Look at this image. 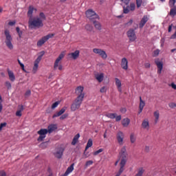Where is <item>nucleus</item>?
Wrapping results in <instances>:
<instances>
[{
	"mask_svg": "<svg viewBox=\"0 0 176 176\" xmlns=\"http://www.w3.org/2000/svg\"><path fill=\"white\" fill-rule=\"evenodd\" d=\"M16 25V21H10L8 23V25H10V27H13V25Z\"/></svg>",
	"mask_w": 176,
	"mask_h": 176,
	"instance_id": "53",
	"label": "nucleus"
},
{
	"mask_svg": "<svg viewBox=\"0 0 176 176\" xmlns=\"http://www.w3.org/2000/svg\"><path fill=\"white\" fill-rule=\"evenodd\" d=\"M16 31L19 38H21V36H23V31L20 30V28L16 27Z\"/></svg>",
	"mask_w": 176,
	"mask_h": 176,
	"instance_id": "35",
	"label": "nucleus"
},
{
	"mask_svg": "<svg viewBox=\"0 0 176 176\" xmlns=\"http://www.w3.org/2000/svg\"><path fill=\"white\" fill-rule=\"evenodd\" d=\"M159 53H160V50H155L154 51V56H155V57L159 56Z\"/></svg>",
	"mask_w": 176,
	"mask_h": 176,
	"instance_id": "56",
	"label": "nucleus"
},
{
	"mask_svg": "<svg viewBox=\"0 0 176 176\" xmlns=\"http://www.w3.org/2000/svg\"><path fill=\"white\" fill-rule=\"evenodd\" d=\"M122 120V116H116V122H120Z\"/></svg>",
	"mask_w": 176,
	"mask_h": 176,
	"instance_id": "54",
	"label": "nucleus"
},
{
	"mask_svg": "<svg viewBox=\"0 0 176 176\" xmlns=\"http://www.w3.org/2000/svg\"><path fill=\"white\" fill-rule=\"evenodd\" d=\"M130 140H131V144H134V142H135V140H136L135 135L133 133H131Z\"/></svg>",
	"mask_w": 176,
	"mask_h": 176,
	"instance_id": "32",
	"label": "nucleus"
},
{
	"mask_svg": "<svg viewBox=\"0 0 176 176\" xmlns=\"http://www.w3.org/2000/svg\"><path fill=\"white\" fill-rule=\"evenodd\" d=\"M68 117V114H63L60 117V120H64V119H67Z\"/></svg>",
	"mask_w": 176,
	"mask_h": 176,
	"instance_id": "50",
	"label": "nucleus"
},
{
	"mask_svg": "<svg viewBox=\"0 0 176 176\" xmlns=\"http://www.w3.org/2000/svg\"><path fill=\"white\" fill-rule=\"evenodd\" d=\"M85 14L89 20H100V16L93 10H88L86 11Z\"/></svg>",
	"mask_w": 176,
	"mask_h": 176,
	"instance_id": "7",
	"label": "nucleus"
},
{
	"mask_svg": "<svg viewBox=\"0 0 176 176\" xmlns=\"http://www.w3.org/2000/svg\"><path fill=\"white\" fill-rule=\"evenodd\" d=\"M18 63H19L20 67H21V69L23 71H25V69L24 68V64L21 63V61H20L19 59H18Z\"/></svg>",
	"mask_w": 176,
	"mask_h": 176,
	"instance_id": "47",
	"label": "nucleus"
},
{
	"mask_svg": "<svg viewBox=\"0 0 176 176\" xmlns=\"http://www.w3.org/2000/svg\"><path fill=\"white\" fill-rule=\"evenodd\" d=\"M46 20V15L45 13L40 12L38 16L29 19L28 27L30 30H38L43 27V21Z\"/></svg>",
	"mask_w": 176,
	"mask_h": 176,
	"instance_id": "1",
	"label": "nucleus"
},
{
	"mask_svg": "<svg viewBox=\"0 0 176 176\" xmlns=\"http://www.w3.org/2000/svg\"><path fill=\"white\" fill-rule=\"evenodd\" d=\"M82 102L83 98H80V96H77L71 106L72 111H75L76 109H79L80 108V105H82Z\"/></svg>",
	"mask_w": 176,
	"mask_h": 176,
	"instance_id": "3",
	"label": "nucleus"
},
{
	"mask_svg": "<svg viewBox=\"0 0 176 176\" xmlns=\"http://www.w3.org/2000/svg\"><path fill=\"white\" fill-rule=\"evenodd\" d=\"M149 150H150L149 146H145V149H144L145 152H149Z\"/></svg>",
	"mask_w": 176,
	"mask_h": 176,
	"instance_id": "64",
	"label": "nucleus"
},
{
	"mask_svg": "<svg viewBox=\"0 0 176 176\" xmlns=\"http://www.w3.org/2000/svg\"><path fill=\"white\" fill-rule=\"evenodd\" d=\"M47 133L49 132L46 129H41L38 131L37 134L39 135V137L38 138L37 141H38V142L43 141V140L46 138V134H47Z\"/></svg>",
	"mask_w": 176,
	"mask_h": 176,
	"instance_id": "8",
	"label": "nucleus"
},
{
	"mask_svg": "<svg viewBox=\"0 0 176 176\" xmlns=\"http://www.w3.org/2000/svg\"><path fill=\"white\" fill-rule=\"evenodd\" d=\"M74 166H75V164H72L67 169L66 173L70 174V173H72L74 171Z\"/></svg>",
	"mask_w": 176,
	"mask_h": 176,
	"instance_id": "31",
	"label": "nucleus"
},
{
	"mask_svg": "<svg viewBox=\"0 0 176 176\" xmlns=\"http://www.w3.org/2000/svg\"><path fill=\"white\" fill-rule=\"evenodd\" d=\"M121 2H123L124 3H125V5H129V3H130V0H120Z\"/></svg>",
	"mask_w": 176,
	"mask_h": 176,
	"instance_id": "59",
	"label": "nucleus"
},
{
	"mask_svg": "<svg viewBox=\"0 0 176 176\" xmlns=\"http://www.w3.org/2000/svg\"><path fill=\"white\" fill-rule=\"evenodd\" d=\"M144 107H145V102L142 100V98L140 97V104H139V112L138 113H141L142 110L144 109Z\"/></svg>",
	"mask_w": 176,
	"mask_h": 176,
	"instance_id": "21",
	"label": "nucleus"
},
{
	"mask_svg": "<svg viewBox=\"0 0 176 176\" xmlns=\"http://www.w3.org/2000/svg\"><path fill=\"white\" fill-rule=\"evenodd\" d=\"M102 151H104L102 148H100L99 150L95 151V152L94 153V155L95 156H97V155H98L99 153H101V152H102Z\"/></svg>",
	"mask_w": 176,
	"mask_h": 176,
	"instance_id": "46",
	"label": "nucleus"
},
{
	"mask_svg": "<svg viewBox=\"0 0 176 176\" xmlns=\"http://www.w3.org/2000/svg\"><path fill=\"white\" fill-rule=\"evenodd\" d=\"M22 113H21V111L17 110L16 112V116H19V118L22 116Z\"/></svg>",
	"mask_w": 176,
	"mask_h": 176,
	"instance_id": "57",
	"label": "nucleus"
},
{
	"mask_svg": "<svg viewBox=\"0 0 176 176\" xmlns=\"http://www.w3.org/2000/svg\"><path fill=\"white\" fill-rule=\"evenodd\" d=\"M80 137V135L79 133L76 134L72 142V145H76V143L78 141H79V138Z\"/></svg>",
	"mask_w": 176,
	"mask_h": 176,
	"instance_id": "27",
	"label": "nucleus"
},
{
	"mask_svg": "<svg viewBox=\"0 0 176 176\" xmlns=\"http://www.w3.org/2000/svg\"><path fill=\"white\" fill-rule=\"evenodd\" d=\"M126 35L129 42H134L137 39V35H135V30L134 29H129L126 32Z\"/></svg>",
	"mask_w": 176,
	"mask_h": 176,
	"instance_id": "9",
	"label": "nucleus"
},
{
	"mask_svg": "<svg viewBox=\"0 0 176 176\" xmlns=\"http://www.w3.org/2000/svg\"><path fill=\"white\" fill-rule=\"evenodd\" d=\"M48 145L49 144L47 143V142H45L40 144V148H41L42 149H45V148H47Z\"/></svg>",
	"mask_w": 176,
	"mask_h": 176,
	"instance_id": "34",
	"label": "nucleus"
},
{
	"mask_svg": "<svg viewBox=\"0 0 176 176\" xmlns=\"http://www.w3.org/2000/svg\"><path fill=\"white\" fill-rule=\"evenodd\" d=\"M94 163L92 160L87 161L85 163V167H89V166H91Z\"/></svg>",
	"mask_w": 176,
	"mask_h": 176,
	"instance_id": "42",
	"label": "nucleus"
},
{
	"mask_svg": "<svg viewBox=\"0 0 176 176\" xmlns=\"http://www.w3.org/2000/svg\"><path fill=\"white\" fill-rule=\"evenodd\" d=\"M30 96H31V90L28 89L25 93V97H30Z\"/></svg>",
	"mask_w": 176,
	"mask_h": 176,
	"instance_id": "48",
	"label": "nucleus"
},
{
	"mask_svg": "<svg viewBox=\"0 0 176 176\" xmlns=\"http://www.w3.org/2000/svg\"><path fill=\"white\" fill-rule=\"evenodd\" d=\"M126 111L127 109H126V108H122L120 109V112H122V113H126Z\"/></svg>",
	"mask_w": 176,
	"mask_h": 176,
	"instance_id": "63",
	"label": "nucleus"
},
{
	"mask_svg": "<svg viewBox=\"0 0 176 176\" xmlns=\"http://www.w3.org/2000/svg\"><path fill=\"white\" fill-rule=\"evenodd\" d=\"M41 60H42V55H40L38 56V58L34 61V64L39 65V63H41Z\"/></svg>",
	"mask_w": 176,
	"mask_h": 176,
	"instance_id": "39",
	"label": "nucleus"
},
{
	"mask_svg": "<svg viewBox=\"0 0 176 176\" xmlns=\"http://www.w3.org/2000/svg\"><path fill=\"white\" fill-rule=\"evenodd\" d=\"M121 68H122V69H124L125 71H127L129 69V60H127V58H122Z\"/></svg>",
	"mask_w": 176,
	"mask_h": 176,
	"instance_id": "13",
	"label": "nucleus"
},
{
	"mask_svg": "<svg viewBox=\"0 0 176 176\" xmlns=\"http://www.w3.org/2000/svg\"><path fill=\"white\" fill-rule=\"evenodd\" d=\"M58 104H60V102H55L52 105V109H54L55 108H57V107H58Z\"/></svg>",
	"mask_w": 176,
	"mask_h": 176,
	"instance_id": "43",
	"label": "nucleus"
},
{
	"mask_svg": "<svg viewBox=\"0 0 176 176\" xmlns=\"http://www.w3.org/2000/svg\"><path fill=\"white\" fill-rule=\"evenodd\" d=\"M83 90H85V88L82 86H78L76 89V94L78 96V97L85 98V93H83Z\"/></svg>",
	"mask_w": 176,
	"mask_h": 176,
	"instance_id": "11",
	"label": "nucleus"
},
{
	"mask_svg": "<svg viewBox=\"0 0 176 176\" xmlns=\"http://www.w3.org/2000/svg\"><path fill=\"white\" fill-rule=\"evenodd\" d=\"M4 35L6 36V41L5 43L7 46V47L10 50H13V44L12 43V41H13V38H12V35H10V32H9L8 30H6L4 32Z\"/></svg>",
	"mask_w": 176,
	"mask_h": 176,
	"instance_id": "2",
	"label": "nucleus"
},
{
	"mask_svg": "<svg viewBox=\"0 0 176 176\" xmlns=\"http://www.w3.org/2000/svg\"><path fill=\"white\" fill-rule=\"evenodd\" d=\"M18 111L20 112H22L24 111V106L23 104L19 106Z\"/></svg>",
	"mask_w": 176,
	"mask_h": 176,
	"instance_id": "52",
	"label": "nucleus"
},
{
	"mask_svg": "<svg viewBox=\"0 0 176 176\" xmlns=\"http://www.w3.org/2000/svg\"><path fill=\"white\" fill-rule=\"evenodd\" d=\"M91 146H93V140L91 139H89L87 143V146L85 147V152H84V155H85V157L87 158V157H89V156H87L86 155V151H87V149H89V148H91Z\"/></svg>",
	"mask_w": 176,
	"mask_h": 176,
	"instance_id": "18",
	"label": "nucleus"
},
{
	"mask_svg": "<svg viewBox=\"0 0 176 176\" xmlns=\"http://www.w3.org/2000/svg\"><path fill=\"white\" fill-rule=\"evenodd\" d=\"M93 52L95 54L100 56L102 60H107V58H108V54H107V52L102 49L94 48Z\"/></svg>",
	"mask_w": 176,
	"mask_h": 176,
	"instance_id": "6",
	"label": "nucleus"
},
{
	"mask_svg": "<svg viewBox=\"0 0 176 176\" xmlns=\"http://www.w3.org/2000/svg\"><path fill=\"white\" fill-rule=\"evenodd\" d=\"M168 107H169V108L174 109L176 107V104H175V102H170L168 104Z\"/></svg>",
	"mask_w": 176,
	"mask_h": 176,
	"instance_id": "45",
	"label": "nucleus"
},
{
	"mask_svg": "<svg viewBox=\"0 0 176 176\" xmlns=\"http://www.w3.org/2000/svg\"><path fill=\"white\" fill-rule=\"evenodd\" d=\"M64 112H65V107L62 108V109L58 111L59 114H60V116H61V115H63V113H64Z\"/></svg>",
	"mask_w": 176,
	"mask_h": 176,
	"instance_id": "55",
	"label": "nucleus"
},
{
	"mask_svg": "<svg viewBox=\"0 0 176 176\" xmlns=\"http://www.w3.org/2000/svg\"><path fill=\"white\" fill-rule=\"evenodd\" d=\"M145 68H151V63H146L144 64Z\"/></svg>",
	"mask_w": 176,
	"mask_h": 176,
	"instance_id": "62",
	"label": "nucleus"
},
{
	"mask_svg": "<svg viewBox=\"0 0 176 176\" xmlns=\"http://www.w3.org/2000/svg\"><path fill=\"white\" fill-rule=\"evenodd\" d=\"M170 87H172V89H173L174 90H176V85H175V83L172 82L170 84Z\"/></svg>",
	"mask_w": 176,
	"mask_h": 176,
	"instance_id": "60",
	"label": "nucleus"
},
{
	"mask_svg": "<svg viewBox=\"0 0 176 176\" xmlns=\"http://www.w3.org/2000/svg\"><path fill=\"white\" fill-rule=\"evenodd\" d=\"M63 153H64V148H59L57 149L56 152L55 153V157L57 159H61L63 157Z\"/></svg>",
	"mask_w": 176,
	"mask_h": 176,
	"instance_id": "17",
	"label": "nucleus"
},
{
	"mask_svg": "<svg viewBox=\"0 0 176 176\" xmlns=\"http://www.w3.org/2000/svg\"><path fill=\"white\" fill-rule=\"evenodd\" d=\"M141 5H142V0H136L137 8H141Z\"/></svg>",
	"mask_w": 176,
	"mask_h": 176,
	"instance_id": "41",
	"label": "nucleus"
},
{
	"mask_svg": "<svg viewBox=\"0 0 176 176\" xmlns=\"http://www.w3.org/2000/svg\"><path fill=\"white\" fill-rule=\"evenodd\" d=\"M122 124L124 127H127L130 124V119L124 118L122 120Z\"/></svg>",
	"mask_w": 176,
	"mask_h": 176,
	"instance_id": "28",
	"label": "nucleus"
},
{
	"mask_svg": "<svg viewBox=\"0 0 176 176\" xmlns=\"http://www.w3.org/2000/svg\"><path fill=\"white\" fill-rule=\"evenodd\" d=\"M6 122H3L0 124V131H2V129H3V127H6Z\"/></svg>",
	"mask_w": 176,
	"mask_h": 176,
	"instance_id": "49",
	"label": "nucleus"
},
{
	"mask_svg": "<svg viewBox=\"0 0 176 176\" xmlns=\"http://www.w3.org/2000/svg\"><path fill=\"white\" fill-rule=\"evenodd\" d=\"M85 28V30H87V31H89V32L93 31V26H91L90 24H87Z\"/></svg>",
	"mask_w": 176,
	"mask_h": 176,
	"instance_id": "37",
	"label": "nucleus"
},
{
	"mask_svg": "<svg viewBox=\"0 0 176 176\" xmlns=\"http://www.w3.org/2000/svg\"><path fill=\"white\" fill-rule=\"evenodd\" d=\"M95 78H96V80H98V82L101 83V82H102L104 80V74L101 73L100 74H96Z\"/></svg>",
	"mask_w": 176,
	"mask_h": 176,
	"instance_id": "25",
	"label": "nucleus"
},
{
	"mask_svg": "<svg viewBox=\"0 0 176 176\" xmlns=\"http://www.w3.org/2000/svg\"><path fill=\"white\" fill-rule=\"evenodd\" d=\"M6 86L8 89H12V84L9 81L6 82Z\"/></svg>",
	"mask_w": 176,
	"mask_h": 176,
	"instance_id": "44",
	"label": "nucleus"
},
{
	"mask_svg": "<svg viewBox=\"0 0 176 176\" xmlns=\"http://www.w3.org/2000/svg\"><path fill=\"white\" fill-rule=\"evenodd\" d=\"M155 64L157 65V74H162V71H163V62L159 60V59L155 60Z\"/></svg>",
	"mask_w": 176,
	"mask_h": 176,
	"instance_id": "12",
	"label": "nucleus"
},
{
	"mask_svg": "<svg viewBox=\"0 0 176 176\" xmlns=\"http://www.w3.org/2000/svg\"><path fill=\"white\" fill-rule=\"evenodd\" d=\"M39 67V65L34 64V67L32 69L33 74H36V72L38 71V68Z\"/></svg>",
	"mask_w": 176,
	"mask_h": 176,
	"instance_id": "36",
	"label": "nucleus"
},
{
	"mask_svg": "<svg viewBox=\"0 0 176 176\" xmlns=\"http://www.w3.org/2000/svg\"><path fill=\"white\" fill-rule=\"evenodd\" d=\"M80 52L79 50H76L74 52L70 53L69 56H71L72 58L76 60L79 57Z\"/></svg>",
	"mask_w": 176,
	"mask_h": 176,
	"instance_id": "23",
	"label": "nucleus"
},
{
	"mask_svg": "<svg viewBox=\"0 0 176 176\" xmlns=\"http://www.w3.org/2000/svg\"><path fill=\"white\" fill-rule=\"evenodd\" d=\"M7 72L8 74L9 79L11 82H14L16 80V76H14V73L9 69H7Z\"/></svg>",
	"mask_w": 176,
	"mask_h": 176,
	"instance_id": "19",
	"label": "nucleus"
},
{
	"mask_svg": "<svg viewBox=\"0 0 176 176\" xmlns=\"http://www.w3.org/2000/svg\"><path fill=\"white\" fill-rule=\"evenodd\" d=\"M93 24H94L96 30H98V31H101L102 28V26L101 25V23L94 20Z\"/></svg>",
	"mask_w": 176,
	"mask_h": 176,
	"instance_id": "24",
	"label": "nucleus"
},
{
	"mask_svg": "<svg viewBox=\"0 0 176 176\" xmlns=\"http://www.w3.org/2000/svg\"><path fill=\"white\" fill-rule=\"evenodd\" d=\"M123 140H124V133L122 131H119L117 133V141L119 145H122L123 144Z\"/></svg>",
	"mask_w": 176,
	"mask_h": 176,
	"instance_id": "14",
	"label": "nucleus"
},
{
	"mask_svg": "<svg viewBox=\"0 0 176 176\" xmlns=\"http://www.w3.org/2000/svg\"><path fill=\"white\" fill-rule=\"evenodd\" d=\"M34 10H35V12H36V8H34L33 6H30L28 8V17H29V19H32V16L34 14Z\"/></svg>",
	"mask_w": 176,
	"mask_h": 176,
	"instance_id": "16",
	"label": "nucleus"
},
{
	"mask_svg": "<svg viewBox=\"0 0 176 176\" xmlns=\"http://www.w3.org/2000/svg\"><path fill=\"white\" fill-rule=\"evenodd\" d=\"M144 173H145V169H144L142 167H140L138 169L137 173L134 176H142L144 175Z\"/></svg>",
	"mask_w": 176,
	"mask_h": 176,
	"instance_id": "26",
	"label": "nucleus"
},
{
	"mask_svg": "<svg viewBox=\"0 0 176 176\" xmlns=\"http://www.w3.org/2000/svg\"><path fill=\"white\" fill-rule=\"evenodd\" d=\"M58 116H60V113L58 111H57L56 113H55L53 115L52 118H53V119H54V118H58Z\"/></svg>",
	"mask_w": 176,
	"mask_h": 176,
	"instance_id": "51",
	"label": "nucleus"
},
{
	"mask_svg": "<svg viewBox=\"0 0 176 176\" xmlns=\"http://www.w3.org/2000/svg\"><path fill=\"white\" fill-rule=\"evenodd\" d=\"M154 117L155 118V122L157 123V122H159V118H160V113L159 112V110L154 112Z\"/></svg>",
	"mask_w": 176,
	"mask_h": 176,
	"instance_id": "30",
	"label": "nucleus"
},
{
	"mask_svg": "<svg viewBox=\"0 0 176 176\" xmlns=\"http://www.w3.org/2000/svg\"><path fill=\"white\" fill-rule=\"evenodd\" d=\"M148 20H149V18H148V16L144 15L140 21V23L139 24V28H144V25H145V24L148 23Z\"/></svg>",
	"mask_w": 176,
	"mask_h": 176,
	"instance_id": "15",
	"label": "nucleus"
},
{
	"mask_svg": "<svg viewBox=\"0 0 176 176\" xmlns=\"http://www.w3.org/2000/svg\"><path fill=\"white\" fill-rule=\"evenodd\" d=\"M115 80H116V86H117L118 91L120 93H122V82L118 78H116Z\"/></svg>",
	"mask_w": 176,
	"mask_h": 176,
	"instance_id": "20",
	"label": "nucleus"
},
{
	"mask_svg": "<svg viewBox=\"0 0 176 176\" xmlns=\"http://www.w3.org/2000/svg\"><path fill=\"white\" fill-rule=\"evenodd\" d=\"M54 36V34H49L46 36H43L40 40L37 41L36 45L38 47H41V46H43L47 41H49L50 38H53Z\"/></svg>",
	"mask_w": 176,
	"mask_h": 176,
	"instance_id": "4",
	"label": "nucleus"
},
{
	"mask_svg": "<svg viewBox=\"0 0 176 176\" xmlns=\"http://www.w3.org/2000/svg\"><path fill=\"white\" fill-rule=\"evenodd\" d=\"M175 15H176V8L170 9V16H173L174 17V16Z\"/></svg>",
	"mask_w": 176,
	"mask_h": 176,
	"instance_id": "38",
	"label": "nucleus"
},
{
	"mask_svg": "<svg viewBox=\"0 0 176 176\" xmlns=\"http://www.w3.org/2000/svg\"><path fill=\"white\" fill-rule=\"evenodd\" d=\"M47 130L49 134H52V133H53V131L57 130V125L56 124H51V125L48 126Z\"/></svg>",
	"mask_w": 176,
	"mask_h": 176,
	"instance_id": "22",
	"label": "nucleus"
},
{
	"mask_svg": "<svg viewBox=\"0 0 176 176\" xmlns=\"http://www.w3.org/2000/svg\"><path fill=\"white\" fill-rule=\"evenodd\" d=\"M107 92V88H105V87H102L100 89V93H106Z\"/></svg>",
	"mask_w": 176,
	"mask_h": 176,
	"instance_id": "58",
	"label": "nucleus"
},
{
	"mask_svg": "<svg viewBox=\"0 0 176 176\" xmlns=\"http://www.w3.org/2000/svg\"><path fill=\"white\" fill-rule=\"evenodd\" d=\"M142 127L146 130H149V122L148 120H144L142 123Z\"/></svg>",
	"mask_w": 176,
	"mask_h": 176,
	"instance_id": "29",
	"label": "nucleus"
},
{
	"mask_svg": "<svg viewBox=\"0 0 176 176\" xmlns=\"http://www.w3.org/2000/svg\"><path fill=\"white\" fill-rule=\"evenodd\" d=\"M135 10V3H131L129 6L123 7V13L124 14H129L130 12H134Z\"/></svg>",
	"mask_w": 176,
	"mask_h": 176,
	"instance_id": "10",
	"label": "nucleus"
},
{
	"mask_svg": "<svg viewBox=\"0 0 176 176\" xmlns=\"http://www.w3.org/2000/svg\"><path fill=\"white\" fill-rule=\"evenodd\" d=\"M65 52H62L60 55L58 56V57L56 58V60L54 62V69H57V67H58V69L59 71H62L63 70V65H59L60 61H61V60H63V57H65Z\"/></svg>",
	"mask_w": 176,
	"mask_h": 176,
	"instance_id": "5",
	"label": "nucleus"
},
{
	"mask_svg": "<svg viewBox=\"0 0 176 176\" xmlns=\"http://www.w3.org/2000/svg\"><path fill=\"white\" fill-rule=\"evenodd\" d=\"M107 118H109V119H115L116 118V113H108L106 115Z\"/></svg>",
	"mask_w": 176,
	"mask_h": 176,
	"instance_id": "33",
	"label": "nucleus"
},
{
	"mask_svg": "<svg viewBox=\"0 0 176 176\" xmlns=\"http://www.w3.org/2000/svg\"><path fill=\"white\" fill-rule=\"evenodd\" d=\"M176 0H169V6L170 8H173L174 5H175Z\"/></svg>",
	"mask_w": 176,
	"mask_h": 176,
	"instance_id": "40",
	"label": "nucleus"
},
{
	"mask_svg": "<svg viewBox=\"0 0 176 176\" xmlns=\"http://www.w3.org/2000/svg\"><path fill=\"white\" fill-rule=\"evenodd\" d=\"M0 176H6V173L4 170H1Z\"/></svg>",
	"mask_w": 176,
	"mask_h": 176,
	"instance_id": "61",
	"label": "nucleus"
}]
</instances>
